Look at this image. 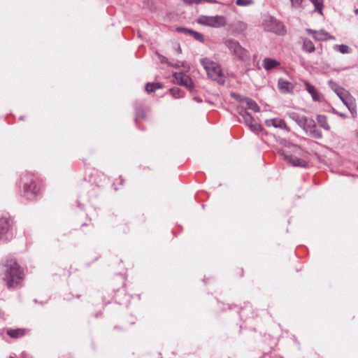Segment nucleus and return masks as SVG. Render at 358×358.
I'll return each instance as SVG.
<instances>
[{"label":"nucleus","instance_id":"b1692460","mask_svg":"<svg viewBox=\"0 0 358 358\" xmlns=\"http://www.w3.org/2000/svg\"><path fill=\"white\" fill-rule=\"evenodd\" d=\"M310 132V134L312 137L320 139L322 138V132L316 128L315 123L314 122V126L313 127L308 128V132Z\"/></svg>","mask_w":358,"mask_h":358},{"label":"nucleus","instance_id":"39448f33","mask_svg":"<svg viewBox=\"0 0 358 358\" xmlns=\"http://www.w3.org/2000/svg\"><path fill=\"white\" fill-rule=\"evenodd\" d=\"M341 101L343 103L345 106L350 110L352 117L353 118H356L357 116V106L355 103V99L350 94V93L343 88L337 94H336Z\"/></svg>","mask_w":358,"mask_h":358},{"label":"nucleus","instance_id":"aec40b11","mask_svg":"<svg viewBox=\"0 0 358 358\" xmlns=\"http://www.w3.org/2000/svg\"><path fill=\"white\" fill-rule=\"evenodd\" d=\"M178 31L180 32L188 33L189 34L192 35L196 40L200 42H203L204 41L203 36L199 32L187 29L185 28H178Z\"/></svg>","mask_w":358,"mask_h":358},{"label":"nucleus","instance_id":"2f4dec72","mask_svg":"<svg viewBox=\"0 0 358 358\" xmlns=\"http://www.w3.org/2000/svg\"><path fill=\"white\" fill-rule=\"evenodd\" d=\"M332 113L338 115L339 117H341L342 118H345L346 117V115L345 113H338V112L336 111L335 109H332Z\"/></svg>","mask_w":358,"mask_h":358},{"label":"nucleus","instance_id":"f8f14e48","mask_svg":"<svg viewBox=\"0 0 358 358\" xmlns=\"http://www.w3.org/2000/svg\"><path fill=\"white\" fill-rule=\"evenodd\" d=\"M280 153L281 155L284 156L285 159H286L287 162L290 163L294 166H307L308 162L303 159H300L296 157H293L292 155H286L285 154L284 151H280Z\"/></svg>","mask_w":358,"mask_h":358},{"label":"nucleus","instance_id":"423d86ee","mask_svg":"<svg viewBox=\"0 0 358 358\" xmlns=\"http://www.w3.org/2000/svg\"><path fill=\"white\" fill-rule=\"evenodd\" d=\"M287 115L306 132H308V128L314 126V120L312 118H308L299 113L290 112L287 113Z\"/></svg>","mask_w":358,"mask_h":358},{"label":"nucleus","instance_id":"393cba45","mask_svg":"<svg viewBox=\"0 0 358 358\" xmlns=\"http://www.w3.org/2000/svg\"><path fill=\"white\" fill-rule=\"evenodd\" d=\"M315 6V10L322 14L323 0H310Z\"/></svg>","mask_w":358,"mask_h":358},{"label":"nucleus","instance_id":"0eeeda50","mask_svg":"<svg viewBox=\"0 0 358 358\" xmlns=\"http://www.w3.org/2000/svg\"><path fill=\"white\" fill-rule=\"evenodd\" d=\"M266 26L269 31H271L278 34L282 35L286 32L283 24L272 17H268L266 19Z\"/></svg>","mask_w":358,"mask_h":358},{"label":"nucleus","instance_id":"a211bd4d","mask_svg":"<svg viewBox=\"0 0 358 358\" xmlns=\"http://www.w3.org/2000/svg\"><path fill=\"white\" fill-rule=\"evenodd\" d=\"M279 64L280 63L277 60L271 58H265L262 62V66L266 71L273 69Z\"/></svg>","mask_w":358,"mask_h":358},{"label":"nucleus","instance_id":"ea45409f","mask_svg":"<svg viewBox=\"0 0 358 358\" xmlns=\"http://www.w3.org/2000/svg\"><path fill=\"white\" fill-rule=\"evenodd\" d=\"M357 134H358V132H357Z\"/></svg>","mask_w":358,"mask_h":358},{"label":"nucleus","instance_id":"4be33fe9","mask_svg":"<svg viewBox=\"0 0 358 358\" xmlns=\"http://www.w3.org/2000/svg\"><path fill=\"white\" fill-rule=\"evenodd\" d=\"M334 50L338 51L342 54H350L352 52V48L347 45H334L333 47Z\"/></svg>","mask_w":358,"mask_h":358},{"label":"nucleus","instance_id":"7ed1b4c3","mask_svg":"<svg viewBox=\"0 0 358 358\" xmlns=\"http://www.w3.org/2000/svg\"><path fill=\"white\" fill-rule=\"evenodd\" d=\"M196 22L203 26L218 29L225 27L227 21L224 15L210 16L201 15L196 19Z\"/></svg>","mask_w":358,"mask_h":358},{"label":"nucleus","instance_id":"c756f323","mask_svg":"<svg viewBox=\"0 0 358 358\" xmlns=\"http://www.w3.org/2000/svg\"><path fill=\"white\" fill-rule=\"evenodd\" d=\"M170 93L176 98L180 96V90L178 87H173L170 90Z\"/></svg>","mask_w":358,"mask_h":358},{"label":"nucleus","instance_id":"6e6552de","mask_svg":"<svg viewBox=\"0 0 358 358\" xmlns=\"http://www.w3.org/2000/svg\"><path fill=\"white\" fill-rule=\"evenodd\" d=\"M306 31L311 35L314 40L317 41H326L329 39L335 40L336 38L331 36L324 29L313 30L311 29H306Z\"/></svg>","mask_w":358,"mask_h":358},{"label":"nucleus","instance_id":"a878e982","mask_svg":"<svg viewBox=\"0 0 358 358\" xmlns=\"http://www.w3.org/2000/svg\"><path fill=\"white\" fill-rule=\"evenodd\" d=\"M158 88H161V85L159 83H148L145 85V90L148 92H155Z\"/></svg>","mask_w":358,"mask_h":358},{"label":"nucleus","instance_id":"cd10ccee","mask_svg":"<svg viewBox=\"0 0 358 358\" xmlns=\"http://www.w3.org/2000/svg\"><path fill=\"white\" fill-rule=\"evenodd\" d=\"M254 3L253 0H236V4L239 6H247Z\"/></svg>","mask_w":358,"mask_h":358},{"label":"nucleus","instance_id":"20e7f679","mask_svg":"<svg viewBox=\"0 0 358 358\" xmlns=\"http://www.w3.org/2000/svg\"><path fill=\"white\" fill-rule=\"evenodd\" d=\"M201 64L210 79L218 82H220V80H222V70L218 64L208 58L202 59L201 60Z\"/></svg>","mask_w":358,"mask_h":358},{"label":"nucleus","instance_id":"4c0bfd02","mask_svg":"<svg viewBox=\"0 0 358 358\" xmlns=\"http://www.w3.org/2000/svg\"><path fill=\"white\" fill-rule=\"evenodd\" d=\"M161 62H166V59L165 57H162V59H161Z\"/></svg>","mask_w":358,"mask_h":358},{"label":"nucleus","instance_id":"f03ea898","mask_svg":"<svg viewBox=\"0 0 358 358\" xmlns=\"http://www.w3.org/2000/svg\"><path fill=\"white\" fill-rule=\"evenodd\" d=\"M224 44L231 53L239 60L243 62H247L250 60L249 52L242 47L237 41L231 38L226 39L224 41Z\"/></svg>","mask_w":358,"mask_h":358},{"label":"nucleus","instance_id":"ddd939ff","mask_svg":"<svg viewBox=\"0 0 358 358\" xmlns=\"http://www.w3.org/2000/svg\"><path fill=\"white\" fill-rule=\"evenodd\" d=\"M265 124L267 127H273L275 128H279L287 131H289V127L286 124L285 122L280 118H273L265 120Z\"/></svg>","mask_w":358,"mask_h":358},{"label":"nucleus","instance_id":"5701e85b","mask_svg":"<svg viewBox=\"0 0 358 358\" xmlns=\"http://www.w3.org/2000/svg\"><path fill=\"white\" fill-rule=\"evenodd\" d=\"M26 330L24 329H10L7 331V334L11 338H20L25 334Z\"/></svg>","mask_w":358,"mask_h":358},{"label":"nucleus","instance_id":"2eb2a0df","mask_svg":"<svg viewBox=\"0 0 358 358\" xmlns=\"http://www.w3.org/2000/svg\"><path fill=\"white\" fill-rule=\"evenodd\" d=\"M305 88L307 92L311 95L312 99L315 101H322V95L317 90V89L310 84L308 82H304Z\"/></svg>","mask_w":358,"mask_h":358},{"label":"nucleus","instance_id":"c85d7f7f","mask_svg":"<svg viewBox=\"0 0 358 358\" xmlns=\"http://www.w3.org/2000/svg\"><path fill=\"white\" fill-rule=\"evenodd\" d=\"M169 64L171 65V66H173L174 67H176V68H179L180 66H182L186 71H188L189 69V67L187 64H185V63L183 62H177L175 64L169 63Z\"/></svg>","mask_w":358,"mask_h":358},{"label":"nucleus","instance_id":"dca6fc26","mask_svg":"<svg viewBox=\"0 0 358 358\" xmlns=\"http://www.w3.org/2000/svg\"><path fill=\"white\" fill-rule=\"evenodd\" d=\"M36 185L35 182L31 180L29 182H24V191L27 194L28 199H31L35 195Z\"/></svg>","mask_w":358,"mask_h":358},{"label":"nucleus","instance_id":"f257e3e1","mask_svg":"<svg viewBox=\"0 0 358 358\" xmlns=\"http://www.w3.org/2000/svg\"><path fill=\"white\" fill-rule=\"evenodd\" d=\"M4 271L3 280L8 287H15L23 279V272L13 259H7L3 266Z\"/></svg>","mask_w":358,"mask_h":358},{"label":"nucleus","instance_id":"412c9836","mask_svg":"<svg viewBox=\"0 0 358 358\" xmlns=\"http://www.w3.org/2000/svg\"><path fill=\"white\" fill-rule=\"evenodd\" d=\"M317 121L322 128L327 131L330 130V126L327 122V117L325 115H318L317 116Z\"/></svg>","mask_w":358,"mask_h":358},{"label":"nucleus","instance_id":"6ab92c4d","mask_svg":"<svg viewBox=\"0 0 358 358\" xmlns=\"http://www.w3.org/2000/svg\"><path fill=\"white\" fill-rule=\"evenodd\" d=\"M242 103L243 106H245L247 109L252 110L255 112H259V107L257 104V103L252 100L251 99L246 98L244 100H243Z\"/></svg>","mask_w":358,"mask_h":358},{"label":"nucleus","instance_id":"9b49d317","mask_svg":"<svg viewBox=\"0 0 358 358\" xmlns=\"http://www.w3.org/2000/svg\"><path fill=\"white\" fill-rule=\"evenodd\" d=\"M173 77L178 83L186 87L189 90H192L193 88V82L189 76L182 73H175L173 74Z\"/></svg>","mask_w":358,"mask_h":358},{"label":"nucleus","instance_id":"473e14b6","mask_svg":"<svg viewBox=\"0 0 358 358\" xmlns=\"http://www.w3.org/2000/svg\"><path fill=\"white\" fill-rule=\"evenodd\" d=\"M203 2H208L210 3H217L216 0H203Z\"/></svg>","mask_w":358,"mask_h":358},{"label":"nucleus","instance_id":"bb28decb","mask_svg":"<svg viewBox=\"0 0 358 358\" xmlns=\"http://www.w3.org/2000/svg\"><path fill=\"white\" fill-rule=\"evenodd\" d=\"M328 84L331 89L337 94L341 90H343V87L339 86L336 83L329 80L328 82Z\"/></svg>","mask_w":358,"mask_h":358},{"label":"nucleus","instance_id":"7c9ffc66","mask_svg":"<svg viewBox=\"0 0 358 358\" xmlns=\"http://www.w3.org/2000/svg\"><path fill=\"white\" fill-rule=\"evenodd\" d=\"M290 1H291V3H292V6L299 7L301 5L303 0H290Z\"/></svg>","mask_w":358,"mask_h":358},{"label":"nucleus","instance_id":"58836bf2","mask_svg":"<svg viewBox=\"0 0 358 358\" xmlns=\"http://www.w3.org/2000/svg\"><path fill=\"white\" fill-rule=\"evenodd\" d=\"M355 13L356 15H358V8L355 10Z\"/></svg>","mask_w":358,"mask_h":358},{"label":"nucleus","instance_id":"f3484780","mask_svg":"<svg viewBox=\"0 0 358 358\" xmlns=\"http://www.w3.org/2000/svg\"><path fill=\"white\" fill-rule=\"evenodd\" d=\"M302 41V50L306 52L312 53L315 51V48L313 44V43L306 38H301Z\"/></svg>","mask_w":358,"mask_h":358},{"label":"nucleus","instance_id":"1a4fd4ad","mask_svg":"<svg viewBox=\"0 0 358 358\" xmlns=\"http://www.w3.org/2000/svg\"><path fill=\"white\" fill-rule=\"evenodd\" d=\"M240 115L243 119L244 123L253 131H259L261 130V126L256 122L252 115L246 110H242L239 112Z\"/></svg>","mask_w":358,"mask_h":358},{"label":"nucleus","instance_id":"c9c22d12","mask_svg":"<svg viewBox=\"0 0 358 358\" xmlns=\"http://www.w3.org/2000/svg\"><path fill=\"white\" fill-rule=\"evenodd\" d=\"M203 2V0H194V4H199Z\"/></svg>","mask_w":358,"mask_h":358},{"label":"nucleus","instance_id":"9d476101","mask_svg":"<svg viewBox=\"0 0 358 358\" xmlns=\"http://www.w3.org/2000/svg\"><path fill=\"white\" fill-rule=\"evenodd\" d=\"M10 221L6 217L0 218V240L8 239L11 236L9 233Z\"/></svg>","mask_w":358,"mask_h":358},{"label":"nucleus","instance_id":"e433bc0d","mask_svg":"<svg viewBox=\"0 0 358 358\" xmlns=\"http://www.w3.org/2000/svg\"><path fill=\"white\" fill-rule=\"evenodd\" d=\"M181 51H182V50H181L180 47L179 45H178V48H177V52H178V53H179V54H180V53H181Z\"/></svg>","mask_w":358,"mask_h":358},{"label":"nucleus","instance_id":"f704fd0d","mask_svg":"<svg viewBox=\"0 0 358 358\" xmlns=\"http://www.w3.org/2000/svg\"><path fill=\"white\" fill-rule=\"evenodd\" d=\"M22 358H32L31 357H30L29 355H27V353L25 352H23L22 354Z\"/></svg>","mask_w":358,"mask_h":358},{"label":"nucleus","instance_id":"4468645a","mask_svg":"<svg viewBox=\"0 0 358 358\" xmlns=\"http://www.w3.org/2000/svg\"><path fill=\"white\" fill-rule=\"evenodd\" d=\"M278 87L279 90L283 93V94H292L293 90H294V85L284 80V79H279L278 82Z\"/></svg>","mask_w":358,"mask_h":358},{"label":"nucleus","instance_id":"72a5a7b5","mask_svg":"<svg viewBox=\"0 0 358 358\" xmlns=\"http://www.w3.org/2000/svg\"><path fill=\"white\" fill-rule=\"evenodd\" d=\"M183 1L187 4H194V0H183Z\"/></svg>","mask_w":358,"mask_h":358}]
</instances>
